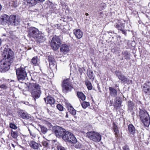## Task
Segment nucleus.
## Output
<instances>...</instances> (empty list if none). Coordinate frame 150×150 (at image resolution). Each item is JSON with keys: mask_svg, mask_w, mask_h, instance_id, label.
I'll return each mask as SVG.
<instances>
[{"mask_svg": "<svg viewBox=\"0 0 150 150\" xmlns=\"http://www.w3.org/2000/svg\"><path fill=\"white\" fill-rule=\"evenodd\" d=\"M61 44V40L58 36H54L52 38L51 41V46L53 50H57Z\"/></svg>", "mask_w": 150, "mask_h": 150, "instance_id": "obj_8", "label": "nucleus"}, {"mask_svg": "<svg viewBox=\"0 0 150 150\" xmlns=\"http://www.w3.org/2000/svg\"><path fill=\"white\" fill-rule=\"evenodd\" d=\"M109 89L110 92V95L113 97H115L117 96V91L116 90L112 87H109Z\"/></svg>", "mask_w": 150, "mask_h": 150, "instance_id": "obj_22", "label": "nucleus"}, {"mask_svg": "<svg viewBox=\"0 0 150 150\" xmlns=\"http://www.w3.org/2000/svg\"><path fill=\"white\" fill-rule=\"evenodd\" d=\"M18 113L20 117L23 119H28L29 118L28 115L23 110H19Z\"/></svg>", "mask_w": 150, "mask_h": 150, "instance_id": "obj_17", "label": "nucleus"}, {"mask_svg": "<svg viewBox=\"0 0 150 150\" xmlns=\"http://www.w3.org/2000/svg\"><path fill=\"white\" fill-rule=\"evenodd\" d=\"M40 128L41 132L43 134H45L47 131V128L44 126H41Z\"/></svg>", "mask_w": 150, "mask_h": 150, "instance_id": "obj_34", "label": "nucleus"}, {"mask_svg": "<svg viewBox=\"0 0 150 150\" xmlns=\"http://www.w3.org/2000/svg\"><path fill=\"white\" fill-rule=\"evenodd\" d=\"M57 148L58 150H66L64 147L60 145L58 146Z\"/></svg>", "mask_w": 150, "mask_h": 150, "instance_id": "obj_42", "label": "nucleus"}, {"mask_svg": "<svg viewBox=\"0 0 150 150\" xmlns=\"http://www.w3.org/2000/svg\"><path fill=\"white\" fill-rule=\"evenodd\" d=\"M112 127L116 134H117L119 133V130L117 125L115 123H113Z\"/></svg>", "mask_w": 150, "mask_h": 150, "instance_id": "obj_30", "label": "nucleus"}, {"mask_svg": "<svg viewBox=\"0 0 150 150\" xmlns=\"http://www.w3.org/2000/svg\"><path fill=\"white\" fill-rule=\"evenodd\" d=\"M27 3L30 6H33L36 4L38 2L37 0H26Z\"/></svg>", "mask_w": 150, "mask_h": 150, "instance_id": "obj_28", "label": "nucleus"}, {"mask_svg": "<svg viewBox=\"0 0 150 150\" xmlns=\"http://www.w3.org/2000/svg\"><path fill=\"white\" fill-rule=\"evenodd\" d=\"M77 96L78 98L82 100H84L86 98V96L83 93L81 92H78Z\"/></svg>", "mask_w": 150, "mask_h": 150, "instance_id": "obj_27", "label": "nucleus"}, {"mask_svg": "<svg viewBox=\"0 0 150 150\" xmlns=\"http://www.w3.org/2000/svg\"><path fill=\"white\" fill-rule=\"evenodd\" d=\"M30 136L32 139H34L36 137V130L35 129H30L28 128Z\"/></svg>", "mask_w": 150, "mask_h": 150, "instance_id": "obj_20", "label": "nucleus"}, {"mask_svg": "<svg viewBox=\"0 0 150 150\" xmlns=\"http://www.w3.org/2000/svg\"><path fill=\"white\" fill-rule=\"evenodd\" d=\"M115 74L119 79L123 82L127 83H130L132 82V80H129L125 76L122 74L121 72L116 71Z\"/></svg>", "mask_w": 150, "mask_h": 150, "instance_id": "obj_12", "label": "nucleus"}, {"mask_svg": "<svg viewBox=\"0 0 150 150\" xmlns=\"http://www.w3.org/2000/svg\"><path fill=\"white\" fill-rule=\"evenodd\" d=\"M48 60L50 67H51V66L52 67L54 66V61L53 57L52 56H49L48 57Z\"/></svg>", "mask_w": 150, "mask_h": 150, "instance_id": "obj_24", "label": "nucleus"}, {"mask_svg": "<svg viewBox=\"0 0 150 150\" xmlns=\"http://www.w3.org/2000/svg\"><path fill=\"white\" fill-rule=\"evenodd\" d=\"M100 14H103V12H100Z\"/></svg>", "mask_w": 150, "mask_h": 150, "instance_id": "obj_53", "label": "nucleus"}, {"mask_svg": "<svg viewBox=\"0 0 150 150\" xmlns=\"http://www.w3.org/2000/svg\"><path fill=\"white\" fill-rule=\"evenodd\" d=\"M11 136L13 138L16 139L18 137V133L17 132H14L11 130Z\"/></svg>", "mask_w": 150, "mask_h": 150, "instance_id": "obj_33", "label": "nucleus"}, {"mask_svg": "<svg viewBox=\"0 0 150 150\" xmlns=\"http://www.w3.org/2000/svg\"><path fill=\"white\" fill-rule=\"evenodd\" d=\"M16 72L18 79L19 81L24 79L26 76L27 73L24 68L20 67L17 69Z\"/></svg>", "mask_w": 150, "mask_h": 150, "instance_id": "obj_9", "label": "nucleus"}, {"mask_svg": "<svg viewBox=\"0 0 150 150\" xmlns=\"http://www.w3.org/2000/svg\"><path fill=\"white\" fill-rule=\"evenodd\" d=\"M112 51L113 52H116V51L114 49H112Z\"/></svg>", "mask_w": 150, "mask_h": 150, "instance_id": "obj_47", "label": "nucleus"}, {"mask_svg": "<svg viewBox=\"0 0 150 150\" xmlns=\"http://www.w3.org/2000/svg\"><path fill=\"white\" fill-rule=\"evenodd\" d=\"M10 127L13 129H17V127L13 123H10Z\"/></svg>", "mask_w": 150, "mask_h": 150, "instance_id": "obj_39", "label": "nucleus"}, {"mask_svg": "<svg viewBox=\"0 0 150 150\" xmlns=\"http://www.w3.org/2000/svg\"><path fill=\"white\" fill-rule=\"evenodd\" d=\"M53 130L56 136L58 137L60 136L62 137L66 132L65 129L58 126L54 127L53 128Z\"/></svg>", "mask_w": 150, "mask_h": 150, "instance_id": "obj_11", "label": "nucleus"}, {"mask_svg": "<svg viewBox=\"0 0 150 150\" xmlns=\"http://www.w3.org/2000/svg\"><path fill=\"white\" fill-rule=\"evenodd\" d=\"M121 103V101L120 98L118 97H116L114 100V103L113 106L116 108H119L120 107Z\"/></svg>", "mask_w": 150, "mask_h": 150, "instance_id": "obj_15", "label": "nucleus"}, {"mask_svg": "<svg viewBox=\"0 0 150 150\" xmlns=\"http://www.w3.org/2000/svg\"><path fill=\"white\" fill-rule=\"evenodd\" d=\"M128 110L130 111L133 110L134 107V103L131 101H128L127 102Z\"/></svg>", "mask_w": 150, "mask_h": 150, "instance_id": "obj_23", "label": "nucleus"}, {"mask_svg": "<svg viewBox=\"0 0 150 150\" xmlns=\"http://www.w3.org/2000/svg\"><path fill=\"white\" fill-rule=\"evenodd\" d=\"M89 105V103L88 102L84 101L82 103L81 105L83 108H86Z\"/></svg>", "mask_w": 150, "mask_h": 150, "instance_id": "obj_35", "label": "nucleus"}, {"mask_svg": "<svg viewBox=\"0 0 150 150\" xmlns=\"http://www.w3.org/2000/svg\"><path fill=\"white\" fill-rule=\"evenodd\" d=\"M85 83L88 90H91L92 89V86L91 83L90 81H85Z\"/></svg>", "mask_w": 150, "mask_h": 150, "instance_id": "obj_32", "label": "nucleus"}, {"mask_svg": "<svg viewBox=\"0 0 150 150\" xmlns=\"http://www.w3.org/2000/svg\"><path fill=\"white\" fill-rule=\"evenodd\" d=\"M85 15L86 16H88V14L87 13H86V14H85Z\"/></svg>", "mask_w": 150, "mask_h": 150, "instance_id": "obj_50", "label": "nucleus"}, {"mask_svg": "<svg viewBox=\"0 0 150 150\" xmlns=\"http://www.w3.org/2000/svg\"><path fill=\"white\" fill-rule=\"evenodd\" d=\"M44 100L46 103L51 105L53 104L55 102L54 98L50 96H47L46 98H44Z\"/></svg>", "mask_w": 150, "mask_h": 150, "instance_id": "obj_16", "label": "nucleus"}, {"mask_svg": "<svg viewBox=\"0 0 150 150\" xmlns=\"http://www.w3.org/2000/svg\"><path fill=\"white\" fill-rule=\"evenodd\" d=\"M88 75L90 79L93 80L94 79V77L93 75V72L92 71H89L88 73Z\"/></svg>", "mask_w": 150, "mask_h": 150, "instance_id": "obj_36", "label": "nucleus"}, {"mask_svg": "<svg viewBox=\"0 0 150 150\" xmlns=\"http://www.w3.org/2000/svg\"><path fill=\"white\" fill-rule=\"evenodd\" d=\"M141 120L144 125L148 127L150 124L149 117L147 112L145 110H140L139 112Z\"/></svg>", "mask_w": 150, "mask_h": 150, "instance_id": "obj_5", "label": "nucleus"}, {"mask_svg": "<svg viewBox=\"0 0 150 150\" xmlns=\"http://www.w3.org/2000/svg\"><path fill=\"white\" fill-rule=\"evenodd\" d=\"M123 150H129V147L127 145H125L122 147Z\"/></svg>", "mask_w": 150, "mask_h": 150, "instance_id": "obj_44", "label": "nucleus"}, {"mask_svg": "<svg viewBox=\"0 0 150 150\" xmlns=\"http://www.w3.org/2000/svg\"><path fill=\"white\" fill-rule=\"evenodd\" d=\"M38 62L39 61L37 57H35L32 59V63L34 65H36L38 64Z\"/></svg>", "mask_w": 150, "mask_h": 150, "instance_id": "obj_31", "label": "nucleus"}, {"mask_svg": "<svg viewBox=\"0 0 150 150\" xmlns=\"http://www.w3.org/2000/svg\"><path fill=\"white\" fill-rule=\"evenodd\" d=\"M70 113L73 115H75L76 114V110L74 109V110H73Z\"/></svg>", "mask_w": 150, "mask_h": 150, "instance_id": "obj_45", "label": "nucleus"}, {"mask_svg": "<svg viewBox=\"0 0 150 150\" xmlns=\"http://www.w3.org/2000/svg\"><path fill=\"white\" fill-rule=\"evenodd\" d=\"M115 27L118 30H120L122 31L123 34L126 35V32L124 30L125 28V24L122 22L120 21H117L115 25Z\"/></svg>", "mask_w": 150, "mask_h": 150, "instance_id": "obj_13", "label": "nucleus"}, {"mask_svg": "<svg viewBox=\"0 0 150 150\" xmlns=\"http://www.w3.org/2000/svg\"><path fill=\"white\" fill-rule=\"evenodd\" d=\"M20 21L16 16L11 15L9 17L8 24V25L16 26L19 24Z\"/></svg>", "mask_w": 150, "mask_h": 150, "instance_id": "obj_10", "label": "nucleus"}, {"mask_svg": "<svg viewBox=\"0 0 150 150\" xmlns=\"http://www.w3.org/2000/svg\"><path fill=\"white\" fill-rule=\"evenodd\" d=\"M57 109L60 111H62L63 110V107L62 105L60 104H58L57 105Z\"/></svg>", "mask_w": 150, "mask_h": 150, "instance_id": "obj_40", "label": "nucleus"}, {"mask_svg": "<svg viewBox=\"0 0 150 150\" xmlns=\"http://www.w3.org/2000/svg\"><path fill=\"white\" fill-rule=\"evenodd\" d=\"M1 40L0 39V45H1Z\"/></svg>", "mask_w": 150, "mask_h": 150, "instance_id": "obj_52", "label": "nucleus"}, {"mask_svg": "<svg viewBox=\"0 0 150 150\" xmlns=\"http://www.w3.org/2000/svg\"><path fill=\"white\" fill-rule=\"evenodd\" d=\"M9 17L8 16L4 14L1 16V23L2 24H5V23L8 22V18Z\"/></svg>", "mask_w": 150, "mask_h": 150, "instance_id": "obj_21", "label": "nucleus"}, {"mask_svg": "<svg viewBox=\"0 0 150 150\" xmlns=\"http://www.w3.org/2000/svg\"><path fill=\"white\" fill-rule=\"evenodd\" d=\"M63 139L70 143L74 144L77 142V139L75 136L69 132H66L62 137Z\"/></svg>", "mask_w": 150, "mask_h": 150, "instance_id": "obj_6", "label": "nucleus"}, {"mask_svg": "<svg viewBox=\"0 0 150 150\" xmlns=\"http://www.w3.org/2000/svg\"><path fill=\"white\" fill-rule=\"evenodd\" d=\"M76 143L75 145V147L77 149H79L81 148V144L77 142Z\"/></svg>", "mask_w": 150, "mask_h": 150, "instance_id": "obj_41", "label": "nucleus"}, {"mask_svg": "<svg viewBox=\"0 0 150 150\" xmlns=\"http://www.w3.org/2000/svg\"><path fill=\"white\" fill-rule=\"evenodd\" d=\"M128 130L129 132L133 134L135 132V129L134 126L132 124L129 125L128 127Z\"/></svg>", "mask_w": 150, "mask_h": 150, "instance_id": "obj_26", "label": "nucleus"}, {"mask_svg": "<svg viewBox=\"0 0 150 150\" xmlns=\"http://www.w3.org/2000/svg\"><path fill=\"white\" fill-rule=\"evenodd\" d=\"M2 8V6L0 4V11H1Z\"/></svg>", "mask_w": 150, "mask_h": 150, "instance_id": "obj_49", "label": "nucleus"}, {"mask_svg": "<svg viewBox=\"0 0 150 150\" xmlns=\"http://www.w3.org/2000/svg\"><path fill=\"white\" fill-rule=\"evenodd\" d=\"M62 86L63 91L65 93L70 91L73 88L71 82L69 79H66L63 81Z\"/></svg>", "mask_w": 150, "mask_h": 150, "instance_id": "obj_7", "label": "nucleus"}, {"mask_svg": "<svg viewBox=\"0 0 150 150\" xmlns=\"http://www.w3.org/2000/svg\"><path fill=\"white\" fill-rule=\"evenodd\" d=\"M143 91L145 93L150 92L149 86L147 84L145 83L143 86Z\"/></svg>", "mask_w": 150, "mask_h": 150, "instance_id": "obj_25", "label": "nucleus"}, {"mask_svg": "<svg viewBox=\"0 0 150 150\" xmlns=\"http://www.w3.org/2000/svg\"><path fill=\"white\" fill-rule=\"evenodd\" d=\"M12 146H13V147H14V144H12Z\"/></svg>", "mask_w": 150, "mask_h": 150, "instance_id": "obj_54", "label": "nucleus"}, {"mask_svg": "<svg viewBox=\"0 0 150 150\" xmlns=\"http://www.w3.org/2000/svg\"><path fill=\"white\" fill-rule=\"evenodd\" d=\"M42 145L43 146L47 147L48 145V142L46 141H43L42 142Z\"/></svg>", "mask_w": 150, "mask_h": 150, "instance_id": "obj_43", "label": "nucleus"}, {"mask_svg": "<svg viewBox=\"0 0 150 150\" xmlns=\"http://www.w3.org/2000/svg\"><path fill=\"white\" fill-rule=\"evenodd\" d=\"M28 143L30 147L33 149H37L39 147L38 144L33 141H30Z\"/></svg>", "mask_w": 150, "mask_h": 150, "instance_id": "obj_18", "label": "nucleus"}, {"mask_svg": "<svg viewBox=\"0 0 150 150\" xmlns=\"http://www.w3.org/2000/svg\"><path fill=\"white\" fill-rule=\"evenodd\" d=\"M28 36L30 38H33L38 43L43 42L46 40L44 34L34 27L29 28Z\"/></svg>", "mask_w": 150, "mask_h": 150, "instance_id": "obj_2", "label": "nucleus"}, {"mask_svg": "<svg viewBox=\"0 0 150 150\" xmlns=\"http://www.w3.org/2000/svg\"><path fill=\"white\" fill-rule=\"evenodd\" d=\"M73 33L76 38L79 39L81 38L83 36V33L79 29L74 30Z\"/></svg>", "mask_w": 150, "mask_h": 150, "instance_id": "obj_14", "label": "nucleus"}, {"mask_svg": "<svg viewBox=\"0 0 150 150\" xmlns=\"http://www.w3.org/2000/svg\"><path fill=\"white\" fill-rule=\"evenodd\" d=\"M8 87V85L5 83L3 84L0 86V88L3 90L6 89Z\"/></svg>", "mask_w": 150, "mask_h": 150, "instance_id": "obj_38", "label": "nucleus"}, {"mask_svg": "<svg viewBox=\"0 0 150 150\" xmlns=\"http://www.w3.org/2000/svg\"><path fill=\"white\" fill-rule=\"evenodd\" d=\"M69 50V47L66 44L62 45L60 51L64 54L67 53Z\"/></svg>", "mask_w": 150, "mask_h": 150, "instance_id": "obj_19", "label": "nucleus"}, {"mask_svg": "<svg viewBox=\"0 0 150 150\" xmlns=\"http://www.w3.org/2000/svg\"><path fill=\"white\" fill-rule=\"evenodd\" d=\"M37 1H40V2H42V1H45V0H37Z\"/></svg>", "mask_w": 150, "mask_h": 150, "instance_id": "obj_48", "label": "nucleus"}, {"mask_svg": "<svg viewBox=\"0 0 150 150\" xmlns=\"http://www.w3.org/2000/svg\"><path fill=\"white\" fill-rule=\"evenodd\" d=\"M100 6H103L104 8L105 6V4L104 3H102L100 4Z\"/></svg>", "mask_w": 150, "mask_h": 150, "instance_id": "obj_46", "label": "nucleus"}, {"mask_svg": "<svg viewBox=\"0 0 150 150\" xmlns=\"http://www.w3.org/2000/svg\"><path fill=\"white\" fill-rule=\"evenodd\" d=\"M122 55L124 57L127 59H130V53L127 51H125L122 52Z\"/></svg>", "mask_w": 150, "mask_h": 150, "instance_id": "obj_29", "label": "nucleus"}, {"mask_svg": "<svg viewBox=\"0 0 150 150\" xmlns=\"http://www.w3.org/2000/svg\"><path fill=\"white\" fill-rule=\"evenodd\" d=\"M3 59L0 61V71L6 72L10 69V65L13 62L14 58L13 52L9 49L4 52Z\"/></svg>", "mask_w": 150, "mask_h": 150, "instance_id": "obj_1", "label": "nucleus"}, {"mask_svg": "<svg viewBox=\"0 0 150 150\" xmlns=\"http://www.w3.org/2000/svg\"><path fill=\"white\" fill-rule=\"evenodd\" d=\"M67 109L69 112L70 113L71 111L74 109V108L70 105L69 104L67 106Z\"/></svg>", "mask_w": 150, "mask_h": 150, "instance_id": "obj_37", "label": "nucleus"}, {"mask_svg": "<svg viewBox=\"0 0 150 150\" xmlns=\"http://www.w3.org/2000/svg\"><path fill=\"white\" fill-rule=\"evenodd\" d=\"M28 87V91L31 93L32 96L35 100L40 97V88L39 84L36 83H30Z\"/></svg>", "mask_w": 150, "mask_h": 150, "instance_id": "obj_3", "label": "nucleus"}, {"mask_svg": "<svg viewBox=\"0 0 150 150\" xmlns=\"http://www.w3.org/2000/svg\"><path fill=\"white\" fill-rule=\"evenodd\" d=\"M86 136L90 140L95 142H98L100 141L101 139V134L96 132H88L86 133Z\"/></svg>", "mask_w": 150, "mask_h": 150, "instance_id": "obj_4", "label": "nucleus"}, {"mask_svg": "<svg viewBox=\"0 0 150 150\" xmlns=\"http://www.w3.org/2000/svg\"><path fill=\"white\" fill-rule=\"evenodd\" d=\"M66 117H68V115L67 114H66Z\"/></svg>", "mask_w": 150, "mask_h": 150, "instance_id": "obj_51", "label": "nucleus"}]
</instances>
